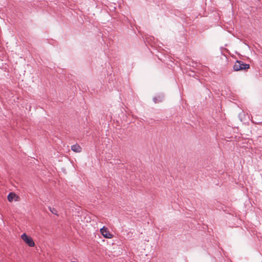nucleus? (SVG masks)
Wrapping results in <instances>:
<instances>
[{
    "label": "nucleus",
    "instance_id": "1",
    "mask_svg": "<svg viewBox=\"0 0 262 262\" xmlns=\"http://www.w3.org/2000/svg\"><path fill=\"white\" fill-rule=\"evenodd\" d=\"M250 68L249 64L245 63L242 61L236 60L234 65L233 67L234 71H247Z\"/></svg>",
    "mask_w": 262,
    "mask_h": 262
},
{
    "label": "nucleus",
    "instance_id": "2",
    "mask_svg": "<svg viewBox=\"0 0 262 262\" xmlns=\"http://www.w3.org/2000/svg\"><path fill=\"white\" fill-rule=\"evenodd\" d=\"M21 237L22 239L30 247H33L35 245V243L33 239L28 236L26 233H24L21 235Z\"/></svg>",
    "mask_w": 262,
    "mask_h": 262
},
{
    "label": "nucleus",
    "instance_id": "3",
    "mask_svg": "<svg viewBox=\"0 0 262 262\" xmlns=\"http://www.w3.org/2000/svg\"><path fill=\"white\" fill-rule=\"evenodd\" d=\"M100 232L105 238H111L113 237V235L110 233L108 229L104 226L100 229Z\"/></svg>",
    "mask_w": 262,
    "mask_h": 262
},
{
    "label": "nucleus",
    "instance_id": "4",
    "mask_svg": "<svg viewBox=\"0 0 262 262\" xmlns=\"http://www.w3.org/2000/svg\"><path fill=\"white\" fill-rule=\"evenodd\" d=\"M164 95L162 93L158 94L156 96L152 98L154 102L155 103H159L162 102L164 100Z\"/></svg>",
    "mask_w": 262,
    "mask_h": 262
},
{
    "label": "nucleus",
    "instance_id": "5",
    "mask_svg": "<svg viewBox=\"0 0 262 262\" xmlns=\"http://www.w3.org/2000/svg\"><path fill=\"white\" fill-rule=\"evenodd\" d=\"M71 149L75 152H80L82 150V148L77 144L72 145Z\"/></svg>",
    "mask_w": 262,
    "mask_h": 262
},
{
    "label": "nucleus",
    "instance_id": "6",
    "mask_svg": "<svg viewBox=\"0 0 262 262\" xmlns=\"http://www.w3.org/2000/svg\"><path fill=\"white\" fill-rule=\"evenodd\" d=\"M15 198H18L16 194L13 192H10L9 193L7 199L9 202H12Z\"/></svg>",
    "mask_w": 262,
    "mask_h": 262
},
{
    "label": "nucleus",
    "instance_id": "7",
    "mask_svg": "<svg viewBox=\"0 0 262 262\" xmlns=\"http://www.w3.org/2000/svg\"><path fill=\"white\" fill-rule=\"evenodd\" d=\"M49 208L50 211L52 213H53L54 214H56V215H57V211L56 210V209H55L54 208L50 207Z\"/></svg>",
    "mask_w": 262,
    "mask_h": 262
}]
</instances>
